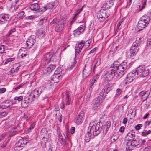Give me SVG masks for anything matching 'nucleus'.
Returning <instances> with one entry per match:
<instances>
[{
  "instance_id": "nucleus-1",
  "label": "nucleus",
  "mask_w": 151,
  "mask_h": 151,
  "mask_svg": "<svg viewBox=\"0 0 151 151\" xmlns=\"http://www.w3.org/2000/svg\"><path fill=\"white\" fill-rule=\"evenodd\" d=\"M134 71L135 72L136 77H142L148 76L150 70L148 67H146L145 65H141L137 67Z\"/></svg>"
},
{
  "instance_id": "nucleus-2",
  "label": "nucleus",
  "mask_w": 151,
  "mask_h": 151,
  "mask_svg": "<svg viewBox=\"0 0 151 151\" xmlns=\"http://www.w3.org/2000/svg\"><path fill=\"white\" fill-rule=\"evenodd\" d=\"M117 70L115 69V66H114V63L111 66L110 68L108 70L106 71L105 72V75L106 78H107L108 81H110L112 80L114 76H120L117 72Z\"/></svg>"
},
{
  "instance_id": "nucleus-3",
  "label": "nucleus",
  "mask_w": 151,
  "mask_h": 151,
  "mask_svg": "<svg viewBox=\"0 0 151 151\" xmlns=\"http://www.w3.org/2000/svg\"><path fill=\"white\" fill-rule=\"evenodd\" d=\"M30 96H32L33 98H37L40 96L41 100H44L47 98V96L46 95V93L43 91L41 88H36L33 91Z\"/></svg>"
},
{
  "instance_id": "nucleus-4",
  "label": "nucleus",
  "mask_w": 151,
  "mask_h": 151,
  "mask_svg": "<svg viewBox=\"0 0 151 151\" xmlns=\"http://www.w3.org/2000/svg\"><path fill=\"white\" fill-rule=\"evenodd\" d=\"M150 20V18L148 16H143L140 19L137 26L139 29L138 31L142 30L148 24Z\"/></svg>"
},
{
  "instance_id": "nucleus-5",
  "label": "nucleus",
  "mask_w": 151,
  "mask_h": 151,
  "mask_svg": "<svg viewBox=\"0 0 151 151\" xmlns=\"http://www.w3.org/2000/svg\"><path fill=\"white\" fill-rule=\"evenodd\" d=\"M89 41L87 40L85 42L83 40L81 41L78 44L77 47H75V58L79 54L83 47L84 48H87L90 45Z\"/></svg>"
},
{
  "instance_id": "nucleus-6",
  "label": "nucleus",
  "mask_w": 151,
  "mask_h": 151,
  "mask_svg": "<svg viewBox=\"0 0 151 151\" xmlns=\"http://www.w3.org/2000/svg\"><path fill=\"white\" fill-rule=\"evenodd\" d=\"M115 66V69L117 70L118 73L122 76L126 72L127 68V64L126 63L123 62H122L120 65H118L115 63H114Z\"/></svg>"
},
{
  "instance_id": "nucleus-7",
  "label": "nucleus",
  "mask_w": 151,
  "mask_h": 151,
  "mask_svg": "<svg viewBox=\"0 0 151 151\" xmlns=\"http://www.w3.org/2000/svg\"><path fill=\"white\" fill-rule=\"evenodd\" d=\"M137 77H136L135 72L132 70V72L129 73L127 75L125 78H122V80L123 83L127 84L132 82L133 80Z\"/></svg>"
},
{
  "instance_id": "nucleus-8",
  "label": "nucleus",
  "mask_w": 151,
  "mask_h": 151,
  "mask_svg": "<svg viewBox=\"0 0 151 151\" xmlns=\"http://www.w3.org/2000/svg\"><path fill=\"white\" fill-rule=\"evenodd\" d=\"M94 123V122H90V125L91 129H92L93 135L94 136H97L100 133L102 129V126L97 124L96 126L93 125V126H91V125H92Z\"/></svg>"
},
{
  "instance_id": "nucleus-9",
  "label": "nucleus",
  "mask_w": 151,
  "mask_h": 151,
  "mask_svg": "<svg viewBox=\"0 0 151 151\" xmlns=\"http://www.w3.org/2000/svg\"><path fill=\"white\" fill-rule=\"evenodd\" d=\"M58 4V3L57 1H55L54 2H50L46 5H45L43 7L41 8L40 9V11L42 12L43 13L47 10L48 9H55L57 6Z\"/></svg>"
},
{
  "instance_id": "nucleus-10",
  "label": "nucleus",
  "mask_w": 151,
  "mask_h": 151,
  "mask_svg": "<svg viewBox=\"0 0 151 151\" xmlns=\"http://www.w3.org/2000/svg\"><path fill=\"white\" fill-rule=\"evenodd\" d=\"M66 19L65 18H62L58 21L57 25L55 27V30L56 32H59L62 31L64 27V24Z\"/></svg>"
},
{
  "instance_id": "nucleus-11",
  "label": "nucleus",
  "mask_w": 151,
  "mask_h": 151,
  "mask_svg": "<svg viewBox=\"0 0 151 151\" xmlns=\"http://www.w3.org/2000/svg\"><path fill=\"white\" fill-rule=\"evenodd\" d=\"M10 20L9 15L8 14H0V23H6Z\"/></svg>"
},
{
  "instance_id": "nucleus-12",
  "label": "nucleus",
  "mask_w": 151,
  "mask_h": 151,
  "mask_svg": "<svg viewBox=\"0 0 151 151\" xmlns=\"http://www.w3.org/2000/svg\"><path fill=\"white\" fill-rule=\"evenodd\" d=\"M36 38L34 35H32L27 40L26 42L27 46L31 48L35 44H36Z\"/></svg>"
},
{
  "instance_id": "nucleus-13",
  "label": "nucleus",
  "mask_w": 151,
  "mask_h": 151,
  "mask_svg": "<svg viewBox=\"0 0 151 151\" xmlns=\"http://www.w3.org/2000/svg\"><path fill=\"white\" fill-rule=\"evenodd\" d=\"M111 90V87L109 84L106 83L104 88L102 89L100 94L101 95L105 97L106 94L110 91Z\"/></svg>"
},
{
  "instance_id": "nucleus-14",
  "label": "nucleus",
  "mask_w": 151,
  "mask_h": 151,
  "mask_svg": "<svg viewBox=\"0 0 151 151\" xmlns=\"http://www.w3.org/2000/svg\"><path fill=\"white\" fill-rule=\"evenodd\" d=\"M111 90V87L109 84L106 83L104 88L102 89L100 94L101 95L105 97L106 94L110 91Z\"/></svg>"
},
{
  "instance_id": "nucleus-15",
  "label": "nucleus",
  "mask_w": 151,
  "mask_h": 151,
  "mask_svg": "<svg viewBox=\"0 0 151 151\" xmlns=\"http://www.w3.org/2000/svg\"><path fill=\"white\" fill-rule=\"evenodd\" d=\"M33 101L34 99H31L29 97H25L23 101L21 103L22 107L24 108L27 107Z\"/></svg>"
},
{
  "instance_id": "nucleus-16",
  "label": "nucleus",
  "mask_w": 151,
  "mask_h": 151,
  "mask_svg": "<svg viewBox=\"0 0 151 151\" xmlns=\"http://www.w3.org/2000/svg\"><path fill=\"white\" fill-rule=\"evenodd\" d=\"M109 16L108 12L105 9H101L97 14V17H103L105 18H107Z\"/></svg>"
},
{
  "instance_id": "nucleus-17",
  "label": "nucleus",
  "mask_w": 151,
  "mask_h": 151,
  "mask_svg": "<svg viewBox=\"0 0 151 151\" xmlns=\"http://www.w3.org/2000/svg\"><path fill=\"white\" fill-rule=\"evenodd\" d=\"M134 49V47L131 48L127 53L128 55L130 58L134 59L138 51L137 49Z\"/></svg>"
},
{
  "instance_id": "nucleus-18",
  "label": "nucleus",
  "mask_w": 151,
  "mask_h": 151,
  "mask_svg": "<svg viewBox=\"0 0 151 151\" xmlns=\"http://www.w3.org/2000/svg\"><path fill=\"white\" fill-rule=\"evenodd\" d=\"M19 63H16L13 65L10 70L9 73L10 74H16L19 69Z\"/></svg>"
},
{
  "instance_id": "nucleus-19",
  "label": "nucleus",
  "mask_w": 151,
  "mask_h": 151,
  "mask_svg": "<svg viewBox=\"0 0 151 151\" xmlns=\"http://www.w3.org/2000/svg\"><path fill=\"white\" fill-rule=\"evenodd\" d=\"M86 65H85V68L84 69L83 71V76L84 78H86L91 73V67L89 66L88 68H86Z\"/></svg>"
},
{
  "instance_id": "nucleus-20",
  "label": "nucleus",
  "mask_w": 151,
  "mask_h": 151,
  "mask_svg": "<svg viewBox=\"0 0 151 151\" xmlns=\"http://www.w3.org/2000/svg\"><path fill=\"white\" fill-rule=\"evenodd\" d=\"M85 114L83 112H81L78 116L76 120V123L78 124H81L84 119Z\"/></svg>"
},
{
  "instance_id": "nucleus-21",
  "label": "nucleus",
  "mask_w": 151,
  "mask_h": 151,
  "mask_svg": "<svg viewBox=\"0 0 151 151\" xmlns=\"http://www.w3.org/2000/svg\"><path fill=\"white\" fill-rule=\"evenodd\" d=\"M105 97L99 94V96L93 100V103L95 104H96L97 105L99 106L100 104L102 102L103 99Z\"/></svg>"
},
{
  "instance_id": "nucleus-22",
  "label": "nucleus",
  "mask_w": 151,
  "mask_h": 151,
  "mask_svg": "<svg viewBox=\"0 0 151 151\" xmlns=\"http://www.w3.org/2000/svg\"><path fill=\"white\" fill-rule=\"evenodd\" d=\"M111 125V122L109 121L106 122L105 123L104 125L102 128L103 132L105 134H106Z\"/></svg>"
},
{
  "instance_id": "nucleus-23",
  "label": "nucleus",
  "mask_w": 151,
  "mask_h": 151,
  "mask_svg": "<svg viewBox=\"0 0 151 151\" xmlns=\"http://www.w3.org/2000/svg\"><path fill=\"white\" fill-rule=\"evenodd\" d=\"M53 56V54L51 53H47L44 56L45 61L48 63L49 62L52 61Z\"/></svg>"
},
{
  "instance_id": "nucleus-24",
  "label": "nucleus",
  "mask_w": 151,
  "mask_h": 151,
  "mask_svg": "<svg viewBox=\"0 0 151 151\" xmlns=\"http://www.w3.org/2000/svg\"><path fill=\"white\" fill-rule=\"evenodd\" d=\"M85 28V26L83 25L80 26L78 29L74 31V35L75 36L79 35L81 32H83Z\"/></svg>"
},
{
  "instance_id": "nucleus-25",
  "label": "nucleus",
  "mask_w": 151,
  "mask_h": 151,
  "mask_svg": "<svg viewBox=\"0 0 151 151\" xmlns=\"http://www.w3.org/2000/svg\"><path fill=\"white\" fill-rule=\"evenodd\" d=\"M40 134L41 135V137H43V138L45 139V142H47V139L46 137H47L48 135L47 131V129L45 128H42L40 131Z\"/></svg>"
},
{
  "instance_id": "nucleus-26",
  "label": "nucleus",
  "mask_w": 151,
  "mask_h": 151,
  "mask_svg": "<svg viewBox=\"0 0 151 151\" xmlns=\"http://www.w3.org/2000/svg\"><path fill=\"white\" fill-rule=\"evenodd\" d=\"M41 8H40V6L38 3H34L32 4L30 6V9L32 10L37 11L39 10L40 12H40V9Z\"/></svg>"
},
{
  "instance_id": "nucleus-27",
  "label": "nucleus",
  "mask_w": 151,
  "mask_h": 151,
  "mask_svg": "<svg viewBox=\"0 0 151 151\" xmlns=\"http://www.w3.org/2000/svg\"><path fill=\"white\" fill-rule=\"evenodd\" d=\"M70 92L68 91H66L65 101L67 105H70L71 103V100L70 97Z\"/></svg>"
},
{
  "instance_id": "nucleus-28",
  "label": "nucleus",
  "mask_w": 151,
  "mask_h": 151,
  "mask_svg": "<svg viewBox=\"0 0 151 151\" xmlns=\"http://www.w3.org/2000/svg\"><path fill=\"white\" fill-rule=\"evenodd\" d=\"M27 53V50L24 47H22L19 51V53L21 54L22 58L26 57Z\"/></svg>"
},
{
  "instance_id": "nucleus-29",
  "label": "nucleus",
  "mask_w": 151,
  "mask_h": 151,
  "mask_svg": "<svg viewBox=\"0 0 151 151\" xmlns=\"http://www.w3.org/2000/svg\"><path fill=\"white\" fill-rule=\"evenodd\" d=\"M11 104L9 101H6L2 104L0 106V108L3 109H6L7 108L10 107Z\"/></svg>"
},
{
  "instance_id": "nucleus-30",
  "label": "nucleus",
  "mask_w": 151,
  "mask_h": 151,
  "mask_svg": "<svg viewBox=\"0 0 151 151\" xmlns=\"http://www.w3.org/2000/svg\"><path fill=\"white\" fill-rule=\"evenodd\" d=\"M135 134L134 133H128L125 137L126 139L128 141H131L134 137Z\"/></svg>"
},
{
  "instance_id": "nucleus-31",
  "label": "nucleus",
  "mask_w": 151,
  "mask_h": 151,
  "mask_svg": "<svg viewBox=\"0 0 151 151\" xmlns=\"http://www.w3.org/2000/svg\"><path fill=\"white\" fill-rule=\"evenodd\" d=\"M45 33V29H39L37 32V35L42 37H43L44 36Z\"/></svg>"
},
{
  "instance_id": "nucleus-32",
  "label": "nucleus",
  "mask_w": 151,
  "mask_h": 151,
  "mask_svg": "<svg viewBox=\"0 0 151 151\" xmlns=\"http://www.w3.org/2000/svg\"><path fill=\"white\" fill-rule=\"evenodd\" d=\"M56 67L55 65H50L49 67L47 68L46 70L48 74L51 73Z\"/></svg>"
},
{
  "instance_id": "nucleus-33",
  "label": "nucleus",
  "mask_w": 151,
  "mask_h": 151,
  "mask_svg": "<svg viewBox=\"0 0 151 151\" xmlns=\"http://www.w3.org/2000/svg\"><path fill=\"white\" fill-rule=\"evenodd\" d=\"M139 144L136 139H132L130 142V145L132 148H134Z\"/></svg>"
},
{
  "instance_id": "nucleus-34",
  "label": "nucleus",
  "mask_w": 151,
  "mask_h": 151,
  "mask_svg": "<svg viewBox=\"0 0 151 151\" xmlns=\"http://www.w3.org/2000/svg\"><path fill=\"white\" fill-rule=\"evenodd\" d=\"M94 76L93 78V79H92V81H91V84L90 85L89 88V90H92L93 88V86L94 85V83L96 81V80L97 78L96 76Z\"/></svg>"
},
{
  "instance_id": "nucleus-35",
  "label": "nucleus",
  "mask_w": 151,
  "mask_h": 151,
  "mask_svg": "<svg viewBox=\"0 0 151 151\" xmlns=\"http://www.w3.org/2000/svg\"><path fill=\"white\" fill-rule=\"evenodd\" d=\"M84 6H83L82 7L79 9H78L76 13L75 14L73 18V21H75L76 19V17L82 11L83 8Z\"/></svg>"
},
{
  "instance_id": "nucleus-36",
  "label": "nucleus",
  "mask_w": 151,
  "mask_h": 151,
  "mask_svg": "<svg viewBox=\"0 0 151 151\" xmlns=\"http://www.w3.org/2000/svg\"><path fill=\"white\" fill-rule=\"evenodd\" d=\"M113 5V1L110 0L109 1H107L105 3V8L107 9L109 8L112 6Z\"/></svg>"
},
{
  "instance_id": "nucleus-37",
  "label": "nucleus",
  "mask_w": 151,
  "mask_h": 151,
  "mask_svg": "<svg viewBox=\"0 0 151 151\" xmlns=\"http://www.w3.org/2000/svg\"><path fill=\"white\" fill-rule=\"evenodd\" d=\"M47 21V18L44 17L41 19L40 21L38 24L40 25L45 26V24Z\"/></svg>"
},
{
  "instance_id": "nucleus-38",
  "label": "nucleus",
  "mask_w": 151,
  "mask_h": 151,
  "mask_svg": "<svg viewBox=\"0 0 151 151\" xmlns=\"http://www.w3.org/2000/svg\"><path fill=\"white\" fill-rule=\"evenodd\" d=\"M62 77V75H61L57 74L55 75L54 74L52 76V79L53 81H55V79H60Z\"/></svg>"
},
{
  "instance_id": "nucleus-39",
  "label": "nucleus",
  "mask_w": 151,
  "mask_h": 151,
  "mask_svg": "<svg viewBox=\"0 0 151 151\" xmlns=\"http://www.w3.org/2000/svg\"><path fill=\"white\" fill-rule=\"evenodd\" d=\"M23 147V146H22V145H21L20 143L18 142L15 144L14 149L15 150H20L22 149L21 148Z\"/></svg>"
},
{
  "instance_id": "nucleus-40",
  "label": "nucleus",
  "mask_w": 151,
  "mask_h": 151,
  "mask_svg": "<svg viewBox=\"0 0 151 151\" xmlns=\"http://www.w3.org/2000/svg\"><path fill=\"white\" fill-rule=\"evenodd\" d=\"M62 71L63 70L61 68H58L55 71L54 74H55V75L59 74L61 75V74H63L62 73Z\"/></svg>"
},
{
  "instance_id": "nucleus-41",
  "label": "nucleus",
  "mask_w": 151,
  "mask_h": 151,
  "mask_svg": "<svg viewBox=\"0 0 151 151\" xmlns=\"http://www.w3.org/2000/svg\"><path fill=\"white\" fill-rule=\"evenodd\" d=\"M136 109L134 108L133 109H130L129 112L131 113V114L133 116V117H134L136 115Z\"/></svg>"
},
{
  "instance_id": "nucleus-42",
  "label": "nucleus",
  "mask_w": 151,
  "mask_h": 151,
  "mask_svg": "<svg viewBox=\"0 0 151 151\" xmlns=\"http://www.w3.org/2000/svg\"><path fill=\"white\" fill-rule=\"evenodd\" d=\"M26 140L24 139V138H22L19 140L18 142L22 145V146H23L26 144Z\"/></svg>"
},
{
  "instance_id": "nucleus-43",
  "label": "nucleus",
  "mask_w": 151,
  "mask_h": 151,
  "mask_svg": "<svg viewBox=\"0 0 151 151\" xmlns=\"http://www.w3.org/2000/svg\"><path fill=\"white\" fill-rule=\"evenodd\" d=\"M151 133V130H149L147 131L144 130L142 133V135L143 136H147Z\"/></svg>"
},
{
  "instance_id": "nucleus-44",
  "label": "nucleus",
  "mask_w": 151,
  "mask_h": 151,
  "mask_svg": "<svg viewBox=\"0 0 151 151\" xmlns=\"http://www.w3.org/2000/svg\"><path fill=\"white\" fill-rule=\"evenodd\" d=\"M16 29L15 28H13L10 30L8 32V33L6 35V37H9L10 35L12 34V33L14 32H15Z\"/></svg>"
},
{
  "instance_id": "nucleus-45",
  "label": "nucleus",
  "mask_w": 151,
  "mask_h": 151,
  "mask_svg": "<svg viewBox=\"0 0 151 151\" xmlns=\"http://www.w3.org/2000/svg\"><path fill=\"white\" fill-rule=\"evenodd\" d=\"M150 93V92L148 93L145 94L144 96L142 97V102H144L147 99Z\"/></svg>"
},
{
  "instance_id": "nucleus-46",
  "label": "nucleus",
  "mask_w": 151,
  "mask_h": 151,
  "mask_svg": "<svg viewBox=\"0 0 151 151\" xmlns=\"http://www.w3.org/2000/svg\"><path fill=\"white\" fill-rule=\"evenodd\" d=\"M58 140L60 143L63 145H65L66 144L65 141L63 138H58Z\"/></svg>"
},
{
  "instance_id": "nucleus-47",
  "label": "nucleus",
  "mask_w": 151,
  "mask_h": 151,
  "mask_svg": "<svg viewBox=\"0 0 151 151\" xmlns=\"http://www.w3.org/2000/svg\"><path fill=\"white\" fill-rule=\"evenodd\" d=\"M24 11H22L19 12L18 14V17L19 18H22L25 16H24Z\"/></svg>"
},
{
  "instance_id": "nucleus-48",
  "label": "nucleus",
  "mask_w": 151,
  "mask_h": 151,
  "mask_svg": "<svg viewBox=\"0 0 151 151\" xmlns=\"http://www.w3.org/2000/svg\"><path fill=\"white\" fill-rule=\"evenodd\" d=\"M138 43H137V42H135V43H133L131 48L134 47L135 48L134 49H137L138 51L139 48H138Z\"/></svg>"
},
{
  "instance_id": "nucleus-49",
  "label": "nucleus",
  "mask_w": 151,
  "mask_h": 151,
  "mask_svg": "<svg viewBox=\"0 0 151 151\" xmlns=\"http://www.w3.org/2000/svg\"><path fill=\"white\" fill-rule=\"evenodd\" d=\"M91 138V136H90V135H86L85 136V142H89Z\"/></svg>"
},
{
  "instance_id": "nucleus-50",
  "label": "nucleus",
  "mask_w": 151,
  "mask_h": 151,
  "mask_svg": "<svg viewBox=\"0 0 151 151\" xmlns=\"http://www.w3.org/2000/svg\"><path fill=\"white\" fill-rule=\"evenodd\" d=\"M92 132V129H91V127L90 126L89 127L88 130L87 132V134L86 135H90V136H91V132Z\"/></svg>"
},
{
  "instance_id": "nucleus-51",
  "label": "nucleus",
  "mask_w": 151,
  "mask_h": 151,
  "mask_svg": "<svg viewBox=\"0 0 151 151\" xmlns=\"http://www.w3.org/2000/svg\"><path fill=\"white\" fill-rule=\"evenodd\" d=\"M7 114L8 113L6 112L0 113V118L6 116Z\"/></svg>"
},
{
  "instance_id": "nucleus-52",
  "label": "nucleus",
  "mask_w": 151,
  "mask_h": 151,
  "mask_svg": "<svg viewBox=\"0 0 151 151\" xmlns=\"http://www.w3.org/2000/svg\"><path fill=\"white\" fill-rule=\"evenodd\" d=\"M4 45H1L0 46V53L3 54L4 51Z\"/></svg>"
},
{
  "instance_id": "nucleus-53",
  "label": "nucleus",
  "mask_w": 151,
  "mask_h": 151,
  "mask_svg": "<svg viewBox=\"0 0 151 151\" xmlns=\"http://www.w3.org/2000/svg\"><path fill=\"white\" fill-rule=\"evenodd\" d=\"M76 58V57L74 59V61L73 62H72V63L70 67V69H72L75 66L77 62L75 60Z\"/></svg>"
},
{
  "instance_id": "nucleus-54",
  "label": "nucleus",
  "mask_w": 151,
  "mask_h": 151,
  "mask_svg": "<svg viewBox=\"0 0 151 151\" xmlns=\"http://www.w3.org/2000/svg\"><path fill=\"white\" fill-rule=\"evenodd\" d=\"M23 99V97L22 96H20L19 97H15L14 99L15 100H17L18 102L21 101Z\"/></svg>"
},
{
  "instance_id": "nucleus-55",
  "label": "nucleus",
  "mask_w": 151,
  "mask_h": 151,
  "mask_svg": "<svg viewBox=\"0 0 151 151\" xmlns=\"http://www.w3.org/2000/svg\"><path fill=\"white\" fill-rule=\"evenodd\" d=\"M92 109L93 110H95L97 109V107L99 106V105H97L96 104H93V103H92Z\"/></svg>"
},
{
  "instance_id": "nucleus-56",
  "label": "nucleus",
  "mask_w": 151,
  "mask_h": 151,
  "mask_svg": "<svg viewBox=\"0 0 151 151\" xmlns=\"http://www.w3.org/2000/svg\"><path fill=\"white\" fill-rule=\"evenodd\" d=\"M142 126V125L141 124H138L135 126V129L136 130H139L141 127Z\"/></svg>"
},
{
  "instance_id": "nucleus-57",
  "label": "nucleus",
  "mask_w": 151,
  "mask_h": 151,
  "mask_svg": "<svg viewBox=\"0 0 151 151\" xmlns=\"http://www.w3.org/2000/svg\"><path fill=\"white\" fill-rule=\"evenodd\" d=\"M58 19V18H57V17L55 18L50 22V24L51 25H52L53 24H55L56 23V22H57Z\"/></svg>"
},
{
  "instance_id": "nucleus-58",
  "label": "nucleus",
  "mask_w": 151,
  "mask_h": 151,
  "mask_svg": "<svg viewBox=\"0 0 151 151\" xmlns=\"http://www.w3.org/2000/svg\"><path fill=\"white\" fill-rule=\"evenodd\" d=\"M35 123H33L30 126V127L28 129V131L30 132L31 130L32 129L35 127Z\"/></svg>"
},
{
  "instance_id": "nucleus-59",
  "label": "nucleus",
  "mask_w": 151,
  "mask_h": 151,
  "mask_svg": "<svg viewBox=\"0 0 151 151\" xmlns=\"http://www.w3.org/2000/svg\"><path fill=\"white\" fill-rule=\"evenodd\" d=\"M146 0H145V1H144L143 2V4H142V8H141L139 9V11H142L145 7V6L146 4Z\"/></svg>"
},
{
  "instance_id": "nucleus-60",
  "label": "nucleus",
  "mask_w": 151,
  "mask_h": 151,
  "mask_svg": "<svg viewBox=\"0 0 151 151\" xmlns=\"http://www.w3.org/2000/svg\"><path fill=\"white\" fill-rule=\"evenodd\" d=\"M148 91H142L140 92L139 94L140 96H141L142 97L144 96L145 94L148 93Z\"/></svg>"
},
{
  "instance_id": "nucleus-61",
  "label": "nucleus",
  "mask_w": 151,
  "mask_h": 151,
  "mask_svg": "<svg viewBox=\"0 0 151 151\" xmlns=\"http://www.w3.org/2000/svg\"><path fill=\"white\" fill-rule=\"evenodd\" d=\"M14 58H9L7 59L6 61L5 62V64H7L8 63L11 62L13 61L14 60Z\"/></svg>"
},
{
  "instance_id": "nucleus-62",
  "label": "nucleus",
  "mask_w": 151,
  "mask_h": 151,
  "mask_svg": "<svg viewBox=\"0 0 151 151\" xmlns=\"http://www.w3.org/2000/svg\"><path fill=\"white\" fill-rule=\"evenodd\" d=\"M99 21L100 22H102L105 20L106 18H104V17H97Z\"/></svg>"
},
{
  "instance_id": "nucleus-63",
  "label": "nucleus",
  "mask_w": 151,
  "mask_h": 151,
  "mask_svg": "<svg viewBox=\"0 0 151 151\" xmlns=\"http://www.w3.org/2000/svg\"><path fill=\"white\" fill-rule=\"evenodd\" d=\"M35 18L34 16H29L25 18V19L27 20H31L32 19Z\"/></svg>"
},
{
  "instance_id": "nucleus-64",
  "label": "nucleus",
  "mask_w": 151,
  "mask_h": 151,
  "mask_svg": "<svg viewBox=\"0 0 151 151\" xmlns=\"http://www.w3.org/2000/svg\"><path fill=\"white\" fill-rule=\"evenodd\" d=\"M147 44H149L151 45V36L147 39Z\"/></svg>"
}]
</instances>
